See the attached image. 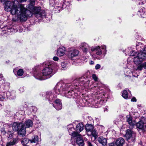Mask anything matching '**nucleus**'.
Here are the masks:
<instances>
[{
  "label": "nucleus",
  "instance_id": "5fc2aeb1",
  "mask_svg": "<svg viewBox=\"0 0 146 146\" xmlns=\"http://www.w3.org/2000/svg\"><path fill=\"white\" fill-rule=\"evenodd\" d=\"M104 111H108V109H107V108H106L104 110Z\"/></svg>",
  "mask_w": 146,
  "mask_h": 146
},
{
  "label": "nucleus",
  "instance_id": "4d7b16f0",
  "mask_svg": "<svg viewBox=\"0 0 146 146\" xmlns=\"http://www.w3.org/2000/svg\"><path fill=\"white\" fill-rule=\"evenodd\" d=\"M2 133L3 134H5L6 133V132H5V131H2Z\"/></svg>",
  "mask_w": 146,
  "mask_h": 146
},
{
  "label": "nucleus",
  "instance_id": "58836bf2",
  "mask_svg": "<svg viewBox=\"0 0 146 146\" xmlns=\"http://www.w3.org/2000/svg\"><path fill=\"white\" fill-rule=\"evenodd\" d=\"M35 14V16L37 18H39L40 17H41L42 16L41 13H36Z\"/></svg>",
  "mask_w": 146,
  "mask_h": 146
},
{
  "label": "nucleus",
  "instance_id": "13d9d810",
  "mask_svg": "<svg viewBox=\"0 0 146 146\" xmlns=\"http://www.w3.org/2000/svg\"><path fill=\"white\" fill-rule=\"evenodd\" d=\"M80 81H79V82ZM78 82V81H77V80H75L74 81V82Z\"/></svg>",
  "mask_w": 146,
  "mask_h": 146
},
{
  "label": "nucleus",
  "instance_id": "20e7f679",
  "mask_svg": "<svg viewBox=\"0 0 146 146\" xmlns=\"http://www.w3.org/2000/svg\"><path fill=\"white\" fill-rule=\"evenodd\" d=\"M52 65H48V66L44 68L42 71V74L46 79L51 77L53 75Z\"/></svg>",
  "mask_w": 146,
  "mask_h": 146
},
{
  "label": "nucleus",
  "instance_id": "680f3d73",
  "mask_svg": "<svg viewBox=\"0 0 146 146\" xmlns=\"http://www.w3.org/2000/svg\"><path fill=\"white\" fill-rule=\"evenodd\" d=\"M145 84L146 85V80H145Z\"/></svg>",
  "mask_w": 146,
  "mask_h": 146
},
{
  "label": "nucleus",
  "instance_id": "f257e3e1",
  "mask_svg": "<svg viewBox=\"0 0 146 146\" xmlns=\"http://www.w3.org/2000/svg\"><path fill=\"white\" fill-rule=\"evenodd\" d=\"M4 4L5 11H10L12 15L17 14V18L21 21H24L27 20L30 12L26 9L23 5H19L17 7L14 5L13 1H9L5 2Z\"/></svg>",
  "mask_w": 146,
  "mask_h": 146
},
{
  "label": "nucleus",
  "instance_id": "bb28decb",
  "mask_svg": "<svg viewBox=\"0 0 146 146\" xmlns=\"http://www.w3.org/2000/svg\"><path fill=\"white\" fill-rule=\"evenodd\" d=\"M97 134L96 131L93 129V130L91 131L89 133H87V135L88 136L92 135L94 137H96L97 135Z\"/></svg>",
  "mask_w": 146,
  "mask_h": 146
},
{
  "label": "nucleus",
  "instance_id": "aec40b11",
  "mask_svg": "<svg viewBox=\"0 0 146 146\" xmlns=\"http://www.w3.org/2000/svg\"><path fill=\"white\" fill-rule=\"evenodd\" d=\"M84 129V125L82 123H79L76 125V130L78 133L82 131Z\"/></svg>",
  "mask_w": 146,
  "mask_h": 146
},
{
  "label": "nucleus",
  "instance_id": "6e6552de",
  "mask_svg": "<svg viewBox=\"0 0 146 146\" xmlns=\"http://www.w3.org/2000/svg\"><path fill=\"white\" fill-rule=\"evenodd\" d=\"M80 47L84 53L88 52L90 50L89 46L88 44L85 42L82 43Z\"/></svg>",
  "mask_w": 146,
  "mask_h": 146
},
{
  "label": "nucleus",
  "instance_id": "79ce46f5",
  "mask_svg": "<svg viewBox=\"0 0 146 146\" xmlns=\"http://www.w3.org/2000/svg\"><path fill=\"white\" fill-rule=\"evenodd\" d=\"M87 143L88 146H94V145L89 141H88Z\"/></svg>",
  "mask_w": 146,
  "mask_h": 146
},
{
  "label": "nucleus",
  "instance_id": "c756f323",
  "mask_svg": "<svg viewBox=\"0 0 146 146\" xmlns=\"http://www.w3.org/2000/svg\"><path fill=\"white\" fill-rule=\"evenodd\" d=\"M29 141H30V140L28 139L23 138L21 141V143L23 145H26L29 142Z\"/></svg>",
  "mask_w": 146,
  "mask_h": 146
},
{
  "label": "nucleus",
  "instance_id": "bf43d9fd",
  "mask_svg": "<svg viewBox=\"0 0 146 146\" xmlns=\"http://www.w3.org/2000/svg\"><path fill=\"white\" fill-rule=\"evenodd\" d=\"M102 95L103 96L104 95V94H102L101 95V96H101V97H102Z\"/></svg>",
  "mask_w": 146,
  "mask_h": 146
},
{
  "label": "nucleus",
  "instance_id": "4468645a",
  "mask_svg": "<svg viewBox=\"0 0 146 146\" xmlns=\"http://www.w3.org/2000/svg\"><path fill=\"white\" fill-rule=\"evenodd\" d=\"M125 143V140L122 137L118 138L116 141L115 144L116 146H122Z\"/></svg>",
  "mask_w": 146,
  "mask_h": 146
},
{
  "label": "nucleus",
  "instance_id": "37998d69",
  "mask_svg": "<svg viewBox=\"0 0 146 146\" xmlns=\"http://www.w3.org/2000/svg\"><path fill=\"white\" fill-rule=\"evenodd\" d=\"M100 65L99 64H98L96 65L95 67V68L97 70L100 68Z\"/></svg>",
  "mask_w": 146,
  "mask_h": 146
},
{
  "label": "nucleus",
  "instance_id": "f704fd0d",
  "mask_svg": "<svg viewBox=\"0 0 146 146\" xmlns=\"http://www.w3.org/2000/svg\"><path fill=\"white\" fill-rule=\"evenodd\" d=\"M145 9L144 8V9L143 10L142 9H140L138 11V12L139 13V14H140V15H143L145 13Z\"/></svg>",
  "mask_w": 146,
  "mask_h": 146
},
{
  "label": "nucleus",
  "instance_id": "2f4dec72",
  "mask_svg": "<svg viewBox=\"0 0 146 146\" xmlns=\"http://www.w3.org/2000/svg\"><path fill=\"white\" fill-rule=\"evenodd\" d=\"M62 10V7L59 6H56L54 8V10L57 13L59 12Z\"/></svg>",
  "mask_w": 146,
  "mask_h": 146
},
{
  "label": "nucleus",
  "instance_id": "1a4fd4ad",
  "mask_svg": "<svg viewBox=\"0 0 146 146\" xmlns=\"http://www.w3.org/2000/svg\"><path fill=\"white\" fill-rule=\"evenodd\" d=\"M53 106L57 110H60L62 108V103L61 100L59 99H56L54 101V104Z\"/></svg>",
  "mask_w": 146,
  "mask_h": 146
},
{
  "label": "nucleus",
  "instance_id": "774afa93",
  "mask_svg": "<svg viewBox=\"0 0 146 146\" xmlns=\"http://www.w3.org/2000/svg\"><path fill=\"white\" fill-rule=\"evenodd\" d=\"M130 93H131V92L130 91H129Z\"/></svg>",
  "mask_w": 146,
  "mask_h": 146
},
{
  "label": "nucleus",
  "instance_id": "cd10ccee",
  "mask_svg": "<svg viewBox=\"0 0 146 146\" xmlns=\"http://www.w3.org/2000/svg\"><path fill=\"white\" fill-rule=\"evenodd\" d=\"M38 137L36 135L34 136V137L32 139L30 140L31 143H37L38 142Z\"/></svg>",
  "mask_w": 146,
  "mask_h": 146
},
{
  "label": "nucleus",
  "instance_id": "e433bc0d",
  "mask_svg": "<svg viewBox=\"0 0 146 146\" xmlns=\"http://www.w3.org/2000/svg\"><path fill=\"white\" fill-rule=\"evenodd\" d=\"M61 65L63 70L65 69L66 67L67 64L64 62H62L61 64Z\"/></svg>",
  "mask_w": 146,
  "mask_h": 146
},
{
  "label": "nucleus",
  "instance_id": "4c0bfd02",
  "mask_svg": "<svg viewBox=\"0 0 146 146\" xmlns=\"http://www.w3.org/2000/svg\"><path fill=\"white\" fill-rule=\"evenodd\" d=\"M0 81H2L1 82V84H3V82H4L5 81L3 78V76L1 74H0Z\"/></svg>",
  "mask_w": 146,
  "mask_h": 146
},
{
  "label": "nucleus",
  "instance_id": "6ab92c4d",
  "mask_svg": "<svg viewBox=\"0 0 146 146\" xmlns=\"http://www.w3.org/2000/svg\"><path fill=\"white\" fill-rule=\"evenodd\" d=\"M98 141L100 143L104 146L106 145L107 144V139L102 137H99L98 138Z\"/></svg>",
  "mask_w": 146,
  "mask_h": 146
},
{
  "label": "nucleus",
  "instance_id": "473e14b6",
  "mask_svg": "<svg viewBox=\"0 0 146 146\" xmlns=\"http://www.w3.org/2000/svg\"><path fill=\"white\" fill-rule=\"evenodd\" d=\"M66 0H65L64 4L63 6H64V5H66V6H69L70 5V2L69 0L66 1Z\"/></svg>",
  "mask_w": 146,
  "mask_h": 146
},
{
  "label": "nucleus",
  "instance_id": "c9c22d12",
  "mask_svg": "<svg viewBox=\"0 0 146 146\" xmlns=\"http://www.w3.org/2000/svg\"><path fill=\"white\" fill-rule=\"evenodd\" d=\"M143 66H144V64H143L137 66V70H142Z\"/></svg>",
  "mask_w": 146,
  "mask_h": 146
},
{
  "label": "nucleus",
  "instance_id": "a18cd8bd",
  "mask_svg": "<svg viewBox=\"0 0 146 146\" xmlns=\"http://www.w3.org/2000/svg\"><path fill=\"white\" fill-rule=\"evenodd\" d=\"M53 59L55 61H57L58 60L59 58L58 57L55 56L53 57Z\"/></svg>",
  "mask_w": 146,
  "mask_h": 146
},
{
  "label": "nucleus",
  "instance_id": "423d86ee",
  "mask_svg": "<svg viewBox=\"0 0 146 146\" xmlns=\"http://www.w3.org/2000/svg\"><path fill=\"white\" fill-rule=\"evenodd\" d=\"M135 134L131 130L127 129L126 131L125 136L127 141L129 142H133L135 139Z\"/></svg>",
  "mask_w": 146,
  "mask_h": 146
},
{
  "label": "nucleus",
  "instance_id": "0e129e2a",
  "mask_svg": "<svg viewBox=\"0 0 146 146\" xmlns=\"http://www.w3.org/2000/svg\"><path fill=\"white\" fill-rule=\"evenodd\" d=\"M77 85H77V84H76V86H77Z\"/></svg>",
  "mask_w": 146,
  "mask_h": 146
},
{
  "label": "nucleus",
  "instance_id": "6e6d98bb",
  "mask_svg": "<svg viewBox=\"0 0 146 146\" xmlns=\"http://www.w3.org/2000/svg\"><path fill=\"white\" fill-rule=\"evenodd\" d=\"M144 66L145 69H146V62L144 64Z\"/></svg>",
  "mask_w": 146,
  "mask_h": 146
},
{
  "label": "nucleus",
  "instance_id": "a19ab883",
  "mask_svg": "<svg viewBox=\"0 0 146 146\" xmlns=\"http://www.w3.org/2000/svg\"><path fill=\"white\" fill-rule=\"evenodd\" d=\"M92 78L94 79V80L96 81L97 80L98 78L96 76L95 74H93L92 75Z\"/></svg>",
  "mask_w": 146,
  "mask_h": 146
},
{
  "label": "nucleus",
  "instance_id": "b1692460",
  "mask_svg": "<svg viewBox=\"0 0 146 146\" xmlns=\"http://www.w3.org/2000/svg\"><path fill=\"white\" fill-rule=\"evenodd\" d=\"M78 53L79 52L77 50H74L70 52L69 56L72 58L77 56Z\"/></svg>",
  "mask_w": 146,
  "mask_h": 146
},
{
  "label": "nucleus",
  "instance_id": "9d476101",
  "mask_svg": "<svg viewBox=\"0 0 146 146\" xmlns=\"http://www.w3.org/2000/svg\"><path fill=\"white\" fill-rule=\"evenodd\" d=\"M56 97L54 94H53L51 92H47L46 93V97L50 102H52Z\"/></svg>",
  "mask_w": 146,
  "mask_h": 146
},
{
  "label": "nucleus",
  "instance_id": "69168bd1",
  "mask_svg": "<svg viewBox=\"0 0 146 146\" xmlns=\"http://www.w3.org/2000/svg\"><path fill=\"white\" fill-rule=\"evenodd\" d=\"M127 90L129 91V90Z\"/></svg>",
  "mask_w": 146,
  "mask_h": 146
},
{
  "label": "nucleus",
  "instance_id": "412c9836",
  "mask_svg": "<svg viewBox=\"0 0 146 146\" xmlns=\"http://www.w3.org/2000/svg\"><path fill=\"white\" fill-rule=\"evenodd\" d=\"M94 128L93 125L92 124H87L85 126V129L87 134L89 133L91 131H92Z\"/></svg>",
  "mask_w": 146,
  "mask_h": 146
},
{
  "label": "nucleus",
  "instance_id": "864d4df0",
  "mask_svg": "<svg viewBox=\"0 0 146 146\" xmlns=\"http://www.w3.org/2000/svg\"><path fill=\"white\" fill-rule=\"evenodd\" d=\"M27 0H19V1L21 2H25Z\"/></svg>",
  "mask_w": 146,
  "mask_h": 146
},
{
  "label": "nucleus",
  "instance_id": "0eeeda50",
  "mask_svg": "<svg viewBox=\"0 0 146 146\" xmlns=\"http://www.w3.org/2000/svg\"><path fill=\"white\" fill-rule=\"evenodd\" d=\"M67 129L69 135L73 137H77L79 135L78 133L74 131L75 130L74 127L72 124H70L68 125Z\"/></svg>",
  "mask_w": 146,
  "mask_h": 146
},
{
  "label": "nucleus",
  "instance_id": "9b49d317",
  "mask_svg": "<svg viewBox=\"0 0 146 146\" xmlns=\"http://www.w3.org/2000/svg\"><path fill=\"white\" fill-rule=\"evenodd\" d=\"M125 54H128L129 56H134L133 58V61L134 57L137 56L138 54L137 53V52H135L133 51L131 48H127L125 51Z\"/></svg>",
  "mask_w": 146,
  "mask_h": 146
},
{
  "label": "nucleus",
  "instance_id": "2eb2a0df",
  "mask_svg": "<svg viewBox=\"0 0 146 146\" xmlns=\"http://www.w3.org/2000/svg\"><path fill=\"white\" fill-rule=\"evenodd\" d=\"M65 47H62L59 48L57 52V55L59 56H62L65 54Z\"/></svg>",
  "mask_w": 146,
  "mask_h": 146
},
{
  "label": "nucleus",
  "instance_id": "ddd939ff",
  "mask_svg": "<svg viewBox=\"0 0 146 146\" xmlns=\"http://www.w3.org/2000/svg\"><path fill=\"white\" fill-rule=\"evenodd\" d=\"M23 123L14 122L13 123L12 128L14 131H17L20 127L22 126Z\"/></svg>",
  "mask_w": 146,
  "mask_h": 146
},
{
  "label": "nucleus",
  "instance_id": "c85d7f7f",
  "mask_svg": "<svg viewBox=\"0 0 146 146\" xmlns=\"http://www.w3.org/2000/svg\"><path fill=\"white\" fill-rule=\"evenodd\" d=\"M122 96L125 99H127L128 97V94L126 90H124L123 91Z\"/></svg>",
  "mask_w": 146,
  "mask_h": 146
},
{
  "label": "nucleus",
  "instance_id": "f8f14e48",
  "mask_svg": "<svg viewBox=\"0 0 146 146\" xmlns=\"http://www.w3.org/2000/svg\"><path fill=\"white\" fill-rule=\"evenodd\" d=\"M17 131L18 135L22 137L25 135L26 132V128L23 126V124L22 126L20 127Z\"/></svg>",
  "mask_w": 146,
  "mask_h": 146
},
{
  "label": "nucleus",
  "instance_id": "f03ea898",
  "mask_svg": "<svg viewBox=\"0 0 146 146\" xmlns=\"http://www.w3.org/2000/svg\"><path fill=\"white\" fill-rule=\"evenodd\" d=\"M75 86L72 85L70 83L66 84L62 82H59L54 88V91L57 94L62 92L67 98H74L77 96V94L73 90L75 88Z\"/></svg>",
  "mask_w": 146,
  "mask_h": 146
},
{
  "label": "nucleus",
  "instance_id": "f3484780",
  "mask_svg": "<svg viewBox=\"0 0 146 146\" xmlns=\"http://www.w3.org/2000/svg\"><path fill=\"white\" fill-rule=\"evenodd\" d=\"M91 50L92 51H95L96 54L98 55H100L102 54V51L100 48V47L99 46L91 48Z\"/></svg>",
  "mask_w": 146,
  "mask_h": 146
},
{
  "label": "nucleus",
  "instance_id": "e2e57ef3",
  "mask_svg": "<svg viewBox=\"0 0 146 146\" xmlns=\"http://www.w3.org/2000/svg\"><path fill=\"white\" fill-rule=\"evenodd\" d=\"M92 103L93 104H94V103H93V102H92Z\"/></svg>",
  "mask_w": 146,
  "mask_h": 146
},
{
  "label": "nucleus",
  "instance_id": "49530a36",
  "mask_svg": "<svg viewBox=\"0 0 146 146\" xmlns=\"http://www.w3.org/2000/svg\"><path fill=\"white\" fill-rule=\"evenodd\" d=\"M136 99L135 97L133 98L131 100V101L132 102H136Z\"/></svg>",
  "mask_w": 146,
  "mask_h": 146
},
{
  "label": "nucleus",
  "instance_id": "8fccbe9b",
  "mask_svg": "<svg viewBox=\"0 0 146 146\" xmlns=\"http://www.w3.org/2000/svg\"><path fill=\"white\" fill-rule=\"evenodd\" d=\"M138 44H137L136 45V48L137 49H138V48H139V47L138 46H139L140 45H141V43H138Z\"/></svg>",
  "mask_w": 146,
  "mask_h": 146
},
{
  "label": "nucleus",
  "instance_id": "72a5a7b5",
  "mask_svg": "<svg viewBox=\"0 0 146 146\" xmlns=\"http://www.w3.org/2000/svg\"><path fill=\"white\" fill-rule=\"evenodd\" d=\"M102 48L104 50V51H103V54L104 55H105L106 53L107 50H106V46L105 45H103L101 46Z\"/></svg>",
  "mask_w": 146,
  "mask_h": 146
},
{
  "label": "nucleus",
  "instance_id": "dca6fc26",
  "mask_svg": "<svg viewBox=\"0 0 146 146\" xmlns=\"http://www.w3.org/2000/svg\"><path fill=\"white\" fill-rule=\"evenodd\" d=\"M23 126L26 128H29L32 126L33 122L30 119L26 120L24 123H23Z\"/></svg>",
  "mask_w": 146,
  "mask_h": 146
},
{
  "label": "nucleus",
  "instance_id": "ea45409f",
  "mask_svg": "<svg viewBox=\"0 0 146 146\" xmlns=\"http://www.w3.org/2000/svg\"><path fill=\"white\" fill-rule=\"evenodd\" d=\"M6 100V98L4 96L1 95L0 97V101H5Z\"/></svg>",
  "mask_w": 146,
  "mask_h": 146
},
{
  "label": "nucleus",
  "instance_id": "338daca9",
  "mask_svg": "<svg viewBox=\"0 0 146 146\" xmlns=\"http://www.w3.org/2000/svg\"><path fill=\"white\" fill-rule=\"evenodd\" d=\"M130 93H131V92L130 91H129Z\"/></svg>",
  "mask_w": 146,
  "mask_h": 146
},
{
  "label": "nucleus",
  "instance_id": "052dcab7",
  "mask_svg": "<svg viewBox=\"0 0 146 146\" xmlns=\"http://www.w3.org/2000/svg\"><path fill=\"white\" fill-rule=\"evenodd\" d=\"M78 83V85H79V84H80V85H81L82 84H80V83Z\"/></svg>",
  "mask_w": 146,
  "mask_h": 146
},
{
  "label": "nucleus",
  "instance_id": "7c9ffc66",
  "mask_svg": "<svg viewBox=\"0 0 146 146\" xmlns=\"http://www.w3.org/2000/svg\"><path fill=\"white\" fill-rule=\"evenodd\" d=\"M34 10L35 14L36 13H40V12L41 10V8L40 7H34L33 9Z\"/></svg>",
  "mask_w": 146,
  "mask_h": 146
},
{
  "label": "nucleus",
  "instance_id": "09e8293b",
  "mask_svg": "<svg viewBox=\"0 0 146 146\" xmlns=\"http://www.w3.org/2000/svg\"><path fill=\"white\" fill-rule=\"evenodd\" d=\"M19 90L22 92H23L24 91V89L23 87H22L20 88L19 89Z\"/></svg>",
  "mask_w": 146,
  "mask_h": 146
},
{
  "label": "nucleus",
  "instance_id": "393cba45",
  "mask_svg": "<svg viewBox=\"0 0 146 146\" xmlns=\"http://www.w3.org/2000/svg\"><path fill=\"white\" fill-rule=\"evenodd\" d=\"M136 126L137 128L140 129H143L144 128V123L141 120H140L136 124Z\"/></svg>",
  "mask_w": 146,
  "mask_h": 146
},
{
  "label": "nucleus",
  "instance_id": "a878e982",
  "mask_svg": "<svg viewBox=\"0 0 146 146\" xmlns=\"http://www.w3.org/2000/svg\"><path fill=\"white\" fill-rule=\"evenodd\" d=\"M35 0L31 1L30 3L27 6V8L31 10H32L34 7V5H35Z\"/></svg>",
  "mask_w": 146,
  "mask_h": 146
},
{
  "label": "nucleus",
  "instance_id": "3c124183",
  "mask_svg": "<svg viewBox=\"0 0 146 146\" xmlns=\"http://www.w3.org/2000/svg\"><path fill=\"white\" fill-rule=\"evenodd\" d=\"M8 0H1L2 3H3V4H4L6 2H7Z\"/></svg>",
  "mask_w": 146,
  "mask_h": 146
},
{
  "label": "nucleus",
  "instance_id": "c03bdc74",
  "mask_svg": "<svg viewBox=\"0 0 146 146\" xmlns=\"http://www.w3.org/2000/svg\"><path fill=\"white\" fill-rule=\"evenodd\" d=\"M99 90H97V92H96L97 95H98L100 94H102V93L103 92L101 90H100V91H99Z\"/></svg>",
  "mask_w": 146,
  "mask_h": 146
},
{
  "label": "nucleus",
  "instance_id": "603ef678",
  "mask_svg": "<svg viewBox=\"0 0 146 146\" xmlns=\"http://www.w3.org/2000/svg\"><path fill=\"white\" fill-rule=\"evenodd\" d=\"M90 64L92 65L94 64V62L93 61L91 60L90 62Z\"/></svg>",
  "mask_w": 146,
  "mask_h": 146
},
{
  "label": "nucleus",
  "instance_id": "a211bd4d",
  "mask_svg": "<svg viewBox=\"0 0 146 146\" xmlns=\"http://www.w3.org/2000/svg\"><path fill=\"white\" fill-rule=\"evenodd\" d=\"M127 121L131 126V128H132V127L135 125L136 123V122L135 121H132V118L130 116H127Z\"/></svg>",
  "mask_w": 146,
  "mask_h": 146
},
{
  "label": "nucleus",
  "instance_id": "39448f33",
  "mask_svg": "<svg viewBox=\"0 0 146 146\" xmlns=\"http://www.w3.org/2000/svg\"><path fill=\"white\" fill-rule=\"evenodd\" d=\"M40 68L39 66H36L33 69V76L35 78L40 80H43L46 79L43 75L39 72Z\"/></svg>",
  "mask_w": 146,
  "mask_h": 146
},
{
  "label": "nucleus",
  "instance_id": "de8ad7c7",
  "mask_svg": "<svg viewBox=\"0 0 146 146\" xmlns=\"http://www.w3.org/2000/svg\"><path fill=\"white\" fill-rule=\"evenodd\" d=\"M109 146H116V145L115 143H111L109 144Z\"/></svg>",
  "mask_w": 146,
  "mask_h": 146
},
{
  "label": "nucleus",
  "instance_id": "4be33fe9",
  "mask_svg": "<svg viewBox=\"0 0 146 146\" xmlns=\"http://www.w3.org/2000/svg\"><path fill=\"white\" fill-rule=\"evenodd\" d=\"M13 72L18 76H22L24 73V71L22 69H20L18 70L17 68L14 69L13 70Z\"/></svg>",
  "mask_w": 146,
  "mask_h": 146
},
{
  "label": "nucleus",
  "instance_id": "5701e85b",
  "mask_svg": "<svg viewBox=\"0 0 146 146\" xmlns=\"http://www.w3.org/2000/svg\"><path fill=\"white\" fill-rule=\"evenodd\" d=\"M80 135L79 134L78 135V137L77 139L76 143L79 146H83L84 145V141Z\"/></svg>",
  "mask_w": 146,
  "mask_h": 146
},
{
  "label": "nucleus",
  "instance_id": "7ed1b4c3",
  "mask_svg": "<svg viewBox=\"0 0 146 146\" xmlns=\"http://www.w3.org/2000/svg\"><path fill=\"white\" fill-rule=\"evenodd\" d=\"M140 51L137 56L134 58V62L137 64H140L143 60L146 59V47H144Z\"/></svg>",
  "mask_w": 146,
  "mask_h": 146
}]
</instances>
